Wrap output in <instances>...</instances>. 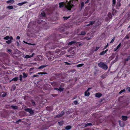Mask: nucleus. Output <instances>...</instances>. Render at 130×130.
Segmentation results:
<instances>
[{"label":"nucleus","instance_id":"obj_1","mask_svg":"<svg viewBox=\"0 0 130 130\" xmlns=\"http://www.w3.org/2000/svg\"><path fill=\"white\" fill-rule=\"evenodd\" d=\"M59 5L60 8L63 7L64 6L65 7L69 10H71L72 7L74 6L73 5H71V2H69L66 3L61 2L59 3Z\"/></svg>","mask_w":130,"mask_h":130},{"label":"nucleus","instance_id":"obj_2","mask_svg":"<svg viewBox=\"0 0 130 130\" xmlns=\"http://www.w3.org/2000/svg\"><path fill=\"white\" fill-rule=\"evenodd\" d=\"M98 65L99 67L104 70H107L108 68L107 64L101 61L98 64Z\"/></svg>","mask_w":130,"mask_h":130},{"label":"nucleus","instance_id":"obj_3","mask_svg":"<svg viewBox=\"0 0 130 130\" xmlns=\"http://www.w3.org/2000/svg\"><path fill=\"white\" fill-rule=\"evenodd\" d=\"M25 110L27 112H28L31 114H32L34 113V112L33 110H32L31 109L29 108H27L25 109Z\"/></svg>","mask_w":130,"mask_h":130},{"label":"nucleus","instance_id":"obj_4","mask_svg":"<svg viewBox=\"0 0 130 130\" xmlns=\"http://www.w3.org/2000/svg\"><path fill=\"white\" fill-rule=\"evenodd\" d=\"M116 3V0H112V6L113 7L112 8V9L113 12L115 11V12H116V11L114 9V7L115 6Z\"/></svg>","mask_w":130,"mask_h":130},{"label":"nucleus","instance_id":"obj_5","mask_svg":"<svg viewBox=\"0 0 130 130\" xmlns=\"http://www.w3.org/2000/svg\"><path fill=\"white\" fill-rule=\"evenodd\" d=\"M45 16L46 14L43 11H42L41 14L39 15V17L40 19H41V18L44 17H45Z\"/></svg>","mask_w":130,"mask_h":130},{"label":"nucleus","instance_id":"obj_6","mask_svg":"<svg viewBox=\"0 0 130 130\" xmlns=\"http://www.w3.org/2000/svg\"><path fill=\"white\" fill-rule=\"evenodd\" d=\"M64 114V113L63 111H62L61 113L59 114L56 115V118H59L62 117V116Z\"/></svg>","mask_w":130,"mask_h":130},{"label":"nucleus","instance_id":"obj_7","mask_svg":"<svg viewBox=\"0 0 130 130\" xmlns=\"http://www.w3.org/2000/svg\"><path fill=\"white\" fill-rule=\"evenodd\" d=\"M13 40V37L12 36L10 37V40L6 41V42L8 44H9L11 43V41Z\"/></svg>","mask_w":130,"mask_h":130},{"label":"nucleus","instance_id":"obj_8","mask_svg":"<svg viewBox=\"0 0 130 130\" xmlns=\"http://www.w3.org/2000/svg\"><path fill=\"white\" fill-rule=\"evenodd\" d=\"M102 95L101 93H96L95 94V96L97 98H100Z\"/></svg>","mask_w":130,"mask_h":130},{"label":"nucleus","instance_id":"obj_9","mask_svg":"<svg viewBox=\"0 0 130 130\" xmlns=\"http://www.w3.org/2000/svg\"><path fill=\"white\" fill-rule=\"evenodd\" d=\"M65 27H61L60 28V29L59 31L61 32H63L65 31Z\"/></svg>","mask_w":130,"mask_h":130},{"label":"nucleus","instance_id":"obj_10","mask_svg":"<svg viewBox=\"0 0 130 130\" xmlns=\"http://www.w3.org/2000/svg\"><path fill=\"white\" fill-rule=\"evenodd\" d=\"M76 42L75 41H73L70 42L68 44L69 45H71L72 44L75 43Z\"/></svg>","mask_w":130,"mask_h":130},{"label":"nucleus","instance_id":"obj_11","mask_svg":"<svg viewBox=\"0 0 130 130\" xmlns=\"http://www.w3.org/2000/svg\"><path fill=\"white\" fill-rule=\"evenodd\" d=\"M59 91H60V92L62 91H63V90L64 89V88H62V86H60L59 88Z\"/></svg>","mask_w":130,"mask_h":130},{"label":"nucleus","instance_id":"obj_12","mask_svg":"<svg viewBox=\"0 0 130 130\" xmlns=\"http://www.w3.org/2000/svg\"><path fill=\"white\" fill-rule=\"evenodd\" d=\"M122 118L123 120L125 121L127 120V117L126 116H122Z\"/></svg>","mask_w":130,"mask_h":130},{"label":"nucleus","instance_id":"obj_13","mask_svg":"<svg viewBox=\"0 0 130 130\" xmlns=\"http://www.w3.org/2000/svg\"><path fill=\"white\" fill-rule=\"evenodd\" d=\"M119 125L121 127H122L125 125V124L123 122H119Z\"/></svg>","mask_w":130,"mask_h":130},{"label":"nucleus","instance_id":"obj_14","mask_svg":"<svg viewBox=\"0 0 130 130\" xmlns=\"http://www.w3.org/2000/svg\"><path fill=\"white\" fill-rule=\"evenodd\" d=\"M18 79V77H15L13 78L12 79H11L10 81V82H11V81H14L15 82L17 81Z\"/></svg>","mask_w":130,"mask_h":130},{"label":"nucleus","instance_id":"obj_15","mask_svg":"<svg viewBox=\"0 0 130 130\" xmlns=\"http://www.w3.org/2000/svg\"><path fill=\"white\" fill-rule=\"evenodd\" d=\"M14 2V0H10L7 1L6 3H7L9 4L10 3H11L13 4Z\"/></svg>","mask_w":130,"mask_h":130},{"label":"nucleus","instance_id":"obj_16","mask_svg":"<svg viewBox=\"0 0 130 130\" xmlns=\"http://www.w3.org/2000/svg\"><path fill=\"white\" fill-rule=\"evenodd\" d=\"M90 94L89 92L86 91L85 93V96H88Z\"/></svg>","mask_w":130,"mask_h":130},{"label":"nucleus","instance_id":"obj_17","mask_svg":"<svg viewBox=\"0 0 130 130\" xmlns=\"http://www.w3.org/2000/svg\"><path fill=\"white\" fill-rule=\"evenodd\" d=\"M11 107L13 109H17L18 108V107L17 106H15L13 105H12L11 106Z\"/></svg>","mask_w":130,"mask_h":130},{"label":"nucleus","instance_id":"obj_18","mask_svg":"<svg viewBox=\"0 0 130 130\" xmlns=\"http://www.w3.org/2000/svg\"><path fill=\"white\" fill-rule=\"evenodd\" d=\"M47 65H43V66H40L38 68V69H43L44 68H45L47 66Z\"/></svg>","mask_w":130,"mask_h":130},{"label":"nucleus","instance_id":"obj_19","mask_svg":"<svg viewBox=\"0 0 130 130\" xmlns=\"http://www.w3.org/2000/svg\"><path fill=\"white\" fill-rule=\"evenodd\" d=\"M6 8L9 9H13V7L12 6H7L6 7Z\"/></svg>","mask_w":130,"mask_h":130},{"label":"nucleus","instance_id":"obj_20","mask_svg":"<svg viewBox=\"0 0 130 130\" xmlns=\"http://www.w3.org/2000/svg\"><path fill=\"white\" fill-rule=\"evenodd\" d=\"M71 128V126L70 125H68L66 127L65 129L67 130L70 129Z\"/></svg>","mask_w":130,"mask_h":130},{"label":"nucleus","instance_id":"obj_21","mask_svg":"<svg viewBox=\"0 0 130 130\" xmlns=\"http://www.w3.org/2000/svg\"><path fill=\"white\" fill-rule=\"evenodd\" d=\"M27 3V2H23L22 3H18V5L19 6H21L23 4H25V3Z\"/></svg>","mask_w":130,"mask_h":130},{"label":"nucleus","instance_id":"obj_22","mask_svg":"<svg viewBox=\"0 0 130 130\" xmlns=\"http://www.w3.org/2000/svg\"><path fill=\"white\" fill-rule=\"evenodd\" d=\"M121 4L120 2L118 3H117V4L116 6L117 8L118 9L119 8V7L120 6Z\"/></svg>","mask_w":130,"mask_h":130},{"label":"nucleus","instance_id":"obj_23","mask_svg":"<svg viewBox=\"0 0 130 130\" xmlns=\"http://www.w3.org/2000/svg\"><path fill=\"white\" fill-rule=\"evenodd\" d=\"M24 57L26 58H29L31 57V56H30V55H27L25 56L24 55Z\"/></svg>","mask_w":130,"mask_h":130},{"label":"nucleus","instance_id":"obj_24","mask_svg":"<svg viewBox=\"0 0 130 130\" xmlns=\"http://www.w3.org/2000/svg\"><path fill=\"white\" fill-rule=\"evenodd\" d=\"M30 101L32 102V105L34 106H35L36 104L35 102L32 100H31Z\"/></svg>","mask_w":130,"mask_h":130},{"label":"nucleus","instance_id":"obj_25","mask_svg":"<svg viewBox=\"0 0 130 130\" xmlns=\"http://www.w3.org/2000/svg\"><path fill=\"white\" fill-rule=\"evenodd\" d=\"M92 125V124L91 123H88L85 125V127H86L89 126H91V125Z\"/></svg>","mask_w":130,"mask_h":130},{"label":"nucleus","instance_id":"obj_26","mask_svg":"<svg viewBox=\"0 0 130 130\" xmlns=\"http://www.w3.org/2000/svg\"><path fill=\"white\" fill-rule=\"evenodd\" d=\"M9 39H10V37H9L8 36H7L6 37H4L3 38L4 39L6 40H8Z\"/></svg>","mask_w":130,"mask_h":130},{"label":"nucleus","instance_id":"obj_27","mask_svg":"<svg viewBox=\"0 0 130 130\" xmlns=\"http://www.w3.org/2000/svg\"><path fill=\"white\" fill-rule=\"evenodd\" d=\"M16 88V86L15 85L13 86L11 88V90L12 91H14Z\"/></svg>","mask_w":130,"mask_h":130},{"label":"nucleus","instance_id":"obj_28","mask_svg":"<svg viewBox=\"0 0 130 130\" xmlns=\"http://www.w3.org/2000/svg\"><path fill=\"white\" fill-rule=\"evenodd\" d=\"M23 77L24 78H26L28 74H26L24 72L23 73Z\"/></svg>","mask_w":130,"mask_h":130},{"label":"nucleus","instance_id":"obj_29","mask_svg":"<svg viewBox=\"0 0 130 130\" xmlns=\"http://www.w3.org/2000/svg\"><path fill=\"white\" fill-rule=\"evenodd\" d=\"M12 50L11 49H7V52L8 53H9L10 54H12Z\"/></svg>","mask_w":130,"mask_h":130},{"label":"nucleus","instance_id":"obj_30","mask_svg":"<svg viewBox=\"0 0 130 130\" xmlns=\"http://www.w3.org/2000/svg\"><path fill=\"white\" fill-rule=\"evenodd\" d=\"M108 18L109 19H111L112 17V16L111 13H108Z\"/></svg>","mask_w":130,"mask_h":130},{"label":"nucleus","instance_id":"obj_31","mask_svg":"<svg viewBox=\"0 0 130 130\" xmlns=\"http://www.w3.org/2000/svg\"><path fill=\"white\" fill-rule=\"evenodd\" d=\"M47 74V73L46 72H39L37 73L38 74Z\"/></svg>","mask_w":130,"mask_h":130},{"label":"nucleus","instance_id":"obj_32","mask_svg":"<svg viewBox=\"0 0 130 130\" xmlns=\"http://www.w3.org/2000/svg\"><path fill=\"white\" fill-rule=\"evenodd\" d=\"M6 94L5 92H3L2 93V96L3 97H4L6 96Z\"/></svg>","mask_w":130,"mask_h":130},{"label":"nucleus","instance_id":"obj_33","mask_svg":"<svg viewBox=\"0 0 130 130\" xmlns=\"http://www.w3.org/2000/svg\"><path fill=\"white\" fill-rule=\"evenodd\" d=\"M58 123L59 125H62L63 123V121L59 122Z\"/></svg>","mask_w":130,"mask_h":130},{"label":"nucleus","instance_id":"obj_34","mask_svg":"<svg viewBox=\"0 0 130 130\" xmlns=\"http://www.w3.org/2000/svg\"><path fill=\"white\" fill-rule=\"evenodd\" d=\"M125 89H123L121 90L119 92V93L120 94L121 93H122L123 92H125Z\"/></svg>","mask_w":130,"mask_h":130},{"label":"nucleus","instance_id":"obj_35","mask_svg":"<svg viewBox=\"0 0 130 130\" xmlns=\"http://www.w3.org/2000/svg\"><path fill=\"white\" fill-rule=\"evenodd\" d=\"M116 37H113V39L111 40V41L110 42V43H112L114 41V40H115Z\"/></svg>","mask_w":130,"mask_h":130},{"label":"nucleus","instance_id":"obj_36","mask_svg":"<svg viewBox=\"0 0 130 130\" xmlns=\"http://www.w3.org/2000/svg\"><path fill=\"white\" fill-rule=\"evenodd\" d=\"M70 16L68 17H63V18H64V20H67L68 18H69Z\"/></svg>","mask_w":130,"mask_h":130},{"label":"nucleus","instance_id":"obj_37","mask_svg":"<svg viewBox=\"0 0 130 130\" xmlns=\"http://www.w3.org/2000/svg\"><path fill=\"white\" fill-rule=\"evenodd\" d=\"M6 16L5 15H3V16L0 17V20H2L4 19Z\"/></svg>","mask_w":130,"mask_h":130},{"label":"nucleus","instance_id":"obj_38","mask_svg":"<svg viewBox=\"0 0 130 130\" xmlns=\"http://www.w3.org/2000/svg\"><path fill=\"white\" fill-rule=\"evenodd\" d=\"M95 21H90L89 22L90 24V25H92L93 24H94V23L95 22Z\"/></svg>","mask_w":130,"mask_h":130},{"label":"nucleus","instance_id":"obj_39","mask_svg":"<svg viewBox=\"0 0 130 130\" xmlns=\"http://www.w3.org/2000/svg\"><path fill=\"white\" fill-rule=\"evenodd\" d=\"M106 77V75H105V74H103V75H102L101 76V78L103 79H104V78H105Z\"/></svg>","mask_w":130,"mask_h":130},{"label":"nucleus","instance_id":"obj_40","mask_svg":"<svg viewBox=\"0 0 130 130\" xmlns=\"http://www.w3.org/2000/svg\"><path fill=\"white\" fill-rule=\"evenodd\" d=\"M21 121V119H19L17 121H16L15 122L16 123L18 124L19 123V122H20Z\"/></svg>","mask_w":130,"mask_h":130},{"label":"nucleus","instance_id":"obj_41","mask_svg":"<svg viewBox=\"0 0 130 130\" xmlns=\"http://www.w3.org/2000/svg\"><path fill=\"white\" fill-rule=\"evenodd\" d=\"M52 96L54 97H55L56 96L58 95V94H51Z\"/></svg>","mask_w":130,"mask_h":130},{"label":"nucleus","instance_id":"obj_42","mask_svg":"<svg viewBox=\"0 0 130 130\" xmlns=\"http://www.w3.org/2000/svg\"><path fill=\"white\" fill-rule=\"evenodd\" d=\"M75 71H76L75 70L72 69V70H69V72H74Z\"/></svg>","mask_w":130,"mask_h":130},{"label":"nucleus","instance_id":"obj_43","mask_svg":"<svg viewBox=\"0 0 130 130\" xmlns=\"http://www.w3.org/2000/svg\"><path fill=\"white\" fill-rule=\"evenodd\" d=\"M84 65L83 64H79L77 65V67H81L82 66Z\"/></svg>","mask_w":130,"mask_h":130},{"label":"nucleus","instance_id":"obj_44","mask_svg":"<svg viewBox=\"0 0 130 130\" xmlns=\"http://www.w3.org/2000/svg\"><path fill=\"white\" fill-rule=\"evenodd\" d=\"M81 9L84 6V3L83 2H82L81 3Z\"/></svg>","mask_w":130,"mask_h":130},{"label":"nucleus","instance_id":"obj_45","mask_svg":"<svg viewBox=\"0 0 130 130\" xmlns=\"http://www.w3.org/2000/svg\"><path fill=\"white\" fill-rule=\"evenodd\" d=\"M104 54H105L104 52V51H103L100 53V55H104Z\"/></svg>","mask_w":130,"mask_h":130},{"label":"nucleus","instance_id":"obj_46","mask_svg":"<svg viewBox=\"0 0 130 130\" xmlns=\"http://www.w3.org/2000/svg\"><path fill=\"white\" fill-rule=\"evenodd\" d=\"M100 47H96L95 49L94 50V51H96L98 50L99 49Z\"/></svg>","mask_w":130,"mask_h":130},{"label":"nucleus","instance_id":"obj_47","mask_svg":"<svg viewBox=\"0 0 130 130\" xmlns=\"http://www.w3.org/2000/svg\"><path fill=\"white\" fill-rule=\"evenodd\" d=\"M73 103L75 105H77L78 103V101H74Z\"/></svg>","mask_w":130,"mask_h":130},{"label":"nucleus","instance_id":"obj_48","mask_svg":"<svg viewBox=\"0 0 130 130\" xmlns=\"http://www.w3.org/2000/svg\"><path fill=\"white\" fill-rule=\"evenodd\" d=\"M85 34H86V33L85 32H83V31H82V32H81L80 34L82 35H85Z\"/></svg>","mask_w":130,"mask_h":130},{"label":"nucleus","instance_id":"obj_49","mask_svg":"<svg viewBox=\"0 0 130 130\" xmlns=\"http://www.w3.org/2000/svg\"><path fill=\"white\" fill-rule=\"evenodd\" d=\"M126 90H128L130 92V87H127L126 88Z\"/></svg>","mask_w":130,"mask_h":130},{"label":"nucleus","instance_id":"obj_50","mask_svg":"<svg viewBox=\"0 0 130 130\" xmlns=\"http://www.w3.org/2000/svg\"><path fill=\"white\" fill-rule=\"evenodd\" d=\"M121 45V43H120L117 46V48H119Z\"/></svg>","mask_w":130,"mask_h":130},{"label":"nucleus","instance_id":"obj_51","mask_svg":"<svg viewBox=\"0 0 130 130\" xmlns=\"http://www.w3.org/2000/svg\"><path fill=\"white\" fill-rule=\"evenodd\" d=\"M22 77H23V76H22V75H20V80L21 81L22 80Z\"/></svg>","mask_w":130,"mask_h":130},{"label":"nucleus","instance_id":"obj_52","mask_svg":"<svg viewBox=\"0 0 130 130\" xmlns=\"http://www.w3.org/2000/svg\"><path fill=\"white\" fill-rule=\"evenodd\" d=\"M84 44V43H83H83H79V44H78V46H80L81 45H83Z\"/></svg>","mask_w":130,"mask_h":130},{"label":"nucleus","instance_id":"obj_53","mask_svg":"<svg viewBox=\"0 0 130 130\" xmlns=\"http://www.w3.org/2000/svg\"><path fill=\"white\" fill-rule=\"evenodd\" d=\"M14 54H19V53L18 52L15 51L13 53Z\"/></svg>","mask_w":130,"mask_h":130},{"label":"nucleus","instance_id":"obj_54","mask_svg":"<svg viewBox=\"0 0 130 130\" xmlns=\"http://www.w3.org/2000/svg\"><path fill=\"white\" fill-rule=\"evenodd\" d=\"M39 76L38 75H34L33 76H32V77L34 78L35 77H37L38 76Z\"/></svg>","mask_w":130,"mask_h":130},{"label":"nucleus","instance_id":"obj_55","mask_svg":"<svg viewBox=\"0 0 130 130\" xmlns=\"http://www.w3.org/2000/svg\"><path fill=\"white\" fill-rule=\"evenodd\" d=\"M64 63L67 65H71V63H69L68 62H65Z\"/></svg>","mask_w":130,"mask_h":130},{"label":"nucleus","instance_id":"obj_56","mask_svg":"<svg viewBox=\"0 0 130 130\" xmlns=\"http://www.w3.org/2000/svg\"><path fill=\"white\" fill-rule=\"evenodd\" d=\"M34 69V68H30L29 70V71H31L32 70Z\"/></svg>","mask_w":130,"mask_h":130},{"label":"nucleus","instance_id":"obj_57","mask_svg":"<svg viewBox=\"0 0 130 130\" xmlns=\"http://www.w3.org/2000/svg\"><path fill=\"white\" fill-rule=\"evenodd\" d=\"M41 21H42V20H39L38 23L39 24H40L41 23Z\"/></svg>","mask_w":130,"mask_h":130},{"label":"nucleus","instance_id":"obj_58","mask_svg":"<svg viewBox=\"0 0 130 130\" xmlns=\"http://www.w3.org/2000/svg\"><path fill=\"white\" fill-rule=\"evenodd\" d=\"M108 46V43H107V45H106L105 47H104V49H105Z\"/></svg>","mask_w":130,"mask_h":130},{"label":"nucleus","instance_id":"obj_59","mask_svg":"<svg viewBox=\"0 0 130 130\" xmlns=\"http://www.w3.org/2000/svg\"><path fill=\"white\" fill-rule=\"evenodd\" d=\"M55 83H51V85L52 86L54 85L55 84Z\"/></svg>","mask_w":130,"mask_h":130},{"label":"nucleus","instance_id":"obj_60","mask_svg":"<svg viewBox=\"0 0 130 130\" xmlns=\"http://www.w3.org/2000/svg\"><path fill=\"white\" fill-rule=\"evenodd\" d=\"M89 0H87V1L85 2V4H87L89 2Z\"/></svg>","mask_w":130,"mask_h":130},{"label":"nucleus","instance_id":"obj_61","mask_svg":"<svg viewBox=\"0 0 130 130\" xmlns=\"http://www.w3.org/2000/svg\"><path fill=\"white\" fill-rule=\"evenodd\" d=\"M20 38V37L19 36H18L17 37V39H18Z\"/></svg>","mask_w":130,"mask_h":130},{"label":"nucleus","instance_id":"obj_62","mask_svg":"<svg viewBox=\"0 0 130 130\" xmlns=\"http://www.w3.org/2000/svg\"><path fill=\"white\" fill-rule=\"evenodd\" d=\"M54 89L55 90H56L57 91H59V89H58V88H54Z\"/></svg>","mask_w":130,"mask_h":130},{"label":"nucleus","instance_id":"obj_63","mask_svg":"<svg viewBox=\"0 0 130 130\" xmlns=\"http://www.w3.org/2000/svg\"><path fill=\"white\" fill-rule=\"evenodd\" d=\"M118 49V48H117V47H116L115 48V49L114 50V51H116Z\"/></svg>","mask_w":130,"mask_h":130},{"label":"nucleus","instance_id":"obj_64","mask_svg":"<svg viewBox=\"0 0 130 130\" xmlns=\"http://www.w3.org/2000/svg\"><path fill=\"white\" fill-rule=\"evenodd\" d=\"M129 38V37L128 36H126L125 38V39L126 38V39H128Z\"/></svg>","mask_w":130,"mask_h":130}]
</instances>
